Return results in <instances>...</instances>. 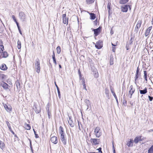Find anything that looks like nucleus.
<instances>
[{
  "mask_svg": "<svg viewBox=\"0 0 153 153\" xmlns=\"http://www.w3.org/2000/svg\"><path fill=\"white\" fill-rule=\"evenodd\" d=\"M35 67L36 72L39 74L40 71V60L38 58H37L35 61Z\"/></svg>",
  "mask_w": 153,
  "mask_h": 153,
  "instance_id": "obj_1",
  "label": "nucleus"
},
{
  "mask_svg": "<svg viewBox=\"0 0 153 153\" xmlns=\"http://www.w3.org/2000/svg\"><path fill=\"white\" fill-rule=\"evenodd\" d=\"M94 134L97 137H100L102 134L100 128L99 126L96 127L94 129Z\"/></svg>",
  "mask_w": 153,
  "mask_h": 153,
  "instance_id": "obj_2",
  "label": "nucleus"
},
{
  "mask_svg": "<svg viewBox=\"0 0 153 153\" xmlns=\"http://www.w3.org/2000/svg\"><path fill=\"white\" fill-rule=\"evenodd\" d=\"M90 142L92 146L99 145L100 143V140L97 138H92L90 139Z\"/></svg>",
  "mask_w": 153,
  "mask_h": 153,
  "instance_id": "obj_3",
  "label": "nucleus"
},
{
  "mask_svg": "<svg viewBox=\"0 0 153 153\" xmlns=\"http://www.w3.org/2000/svg\"><path fill=\"white\" fill-rule=\"evenodd\" d=\"M3 105L6 110L9 113H10L12 110V108L11 106L8 104H4L3 103Z\"/></svg>",
  "mask_w": 153,
  "mask_h": 153,
  "instance_id": "obj_4",
  "label": "nucleus"
},
{
  "mask_svg": "<svg viewBox=\"0 0 153 153\" xmlns=\"http://www.w3.org/2000/svg\"><path fill=\"white\" fill-rule=\"evenodd\" d=\"M103 46V42L101 40H99L95 44V47L97 49H100L102 48Z\"/></svg>",
  "mask_w": 153,
  "mask_h": 153,
  "instance_id": "obj_5",
  "label": "nucleus"
},
{
  "mask_svg": "<svg viewBox=\"0 0 153 153\" xmlns=\"http://www.w3.org/2000/svg\"><path fill=\"white\" fill-rule=\"evenodd\" d=\"M102 27H100L96 29H94L93 30L94 32V34L95 36H98L101 32Z\"/></svg>",
  "mask_w": 153,
  "mask_h": 153,
  "instance_id": "obj_6",
  "label": "nucleus"
},
{
  "mask_svg": "<svg viewBox=\"0 0 153 153\" xmlns=\"http://www.w3.org/2000/svg\"><path fill=\"white\" fill-rule=\"evenodd\" d=\"M63 22L64 24L68 25V18H67L66 14H63L62 15Z\"/></svg>",
  "mask_w": 153,
  "mask_h": 153,
  "instance_id": "obj_7",
  "label": "nucleus"
},
{
  "mask_svg": "<svg viewBox=\"0 0 153 153\" xmlns=\"http://www.w3.org/2000/svg\"><path fill=\"white\" fill-rule=\"evenodd\" d=\"M1 86L5 90H7L9 88V86L8 84L3 81L1 83Z\"/></svg>",
  "mask_w": 153,
  "mask_h": 153,
  "instance_id": "obj_8",
  "label": "nucleus"
},
{
  "mask_svg": "<svg viewBox=\"0 0 153 153\" xmlns=\"http://www.w3.org/2000/svg\"><path fill=\"white\" fill-rule=\"evenodd\" d=\"M1 53V58H6L9 56V53L6 51H3Z\"/></svg>",
  "mask_w": 153,
  "mask_h": 153,
  "instance_id": "obj_9",
  "label": "nucleus"
},
{
  "mask_svg": "<svg viewBox=\"0 0 153 153\" xmlns=\"http://www.w3.org/2000/svg\"><path fill=\"white\" fill-rule=\"evenodd\" d=\"M130 90L129 91V94H130V98H131L132 97V95L134 93L135 89L133 87L132 85H131L130 86Z\"/></svg>",
  "mask_w": 153,
  "mask_h": 153,
  "instance_id": "obj_10",
  "label": "nucleus"
},
{
  "mask_svg": "<svg viewBox=\"0 0 153 153\" xmlns=\"http://www.w3.org/2000/svg\"><path fill=\"white\" fill-rule=\"evenodd\" d=\"M33 107V109L36 113L38 114L40 112L41 109L40 107H37L36 104H34Z\"/></svg>",
  "mask_w": 153,
  "mask_h": 153,
  "instance_id": "obj_11",
  "label": "nucleus"
},
{
  "mask_svg": "<svg viewBox=\"0 0 153 153\" xmlns=\"http://www.w3.org/2000/svg\"><path fill=\"white\" fill-rule=\"evenodd\" d=\"M6 123L10 131L12 133L13 135H14V136L15 137H17V135L16 134H15V133L13 131L11 126L10 124V123L8 121H6Z\"/></svg>",
  "mask_w": 153,
  "mask_h": 153,
  "instance_id": "obj_12",
  "label": "nucleus"
},
{
  "mask_svg": "<svg viewBox=\"0 0 153 153\" xmlns=\"http://www.w3.org/2000/svg\"><path fill=\"white\" fill-rule=\"evenodd\" d=\"M144 140V139L142 138L141 136H139L136 137L134 140V142L137 144L140 141H142Z\"/></svg>",
  "mask_w": 153,
  "mask_h": 153,
  "instance_id": "obj_13",
  "label": "nucleus"
},
{
  "mask_svg": "<svg viewBox=\"0 0 153 153\" xmlns=\"http://www.w3.org/2000/svg\"><path fill=\"white\" fill-rule=\"evenodd\" d=\"M141 73L139 72V68L138 67H137L136 73L135 74V80H137L139 77L140 76Z\"/></svg>",
  "mask_w": 153,
  "mask_h": 153,
  "instance_id": "obj_14",
  "label": "nucleus"
},
{
  "mask_svg": "<svg viewBox=\"0 0 153 153\" xmlns=\"http://www.w3.org/2000/svg\"><path fill=\"white\" fill-rule=\"evenodd\" d=\"M0 69L2 70L5 71L7 70L8 67L5 64L3 63L0 66Z\"/></svg>",
  "mask_w": 153,
  "mask_h": 153,
  "instance_id": "obj_15",
  "label": "nucleus"
},
{
  "mask_svg": "<svg viewBox=\"0 0 153 153\" xmlns=\"http://www.w3.org/2000/svg\"><path fill=\"white\" fill-rule=\"evenodd\" d=\"M12 18L14 20L15 22L16 23V25H17V27L18 28V30L19 31V32L21 34H22V32L21 31V30L20 28V27L19 25V23L17 21L16 18L15 17V16L14 15H13L12 16Z\"/></svg>",
  "mask_w": 153,
  "mask_h": 153,
  "instance_id": "obj_16",
  "label": "nucleus"
},
{
  "mask_svg": "<svg viewBox=\"0 0 153 153\" xmlns=\"http://www.w3.org/2000/svg\"><path fill=\"white\" fill-rule=\"evenodd\" d=\"M51 142L54 144H56L58 142L57 138L56 137H52L51 139Z\"/></svg>",
  "mask_w": 153,
  "mask_h": 153,
  "instance_id": "obj_17",
  "label": "nucleus"
},
{
  "mask_svg": "<svg viewBox=\"0 0 153 153\" xmlns=\"http://www.w3.org/2000/svg\"><path fill=\"white\" fill-rule=\"evenodd\" d=\"M121 8V11L123 12H126L128 11V6L127 5L122 6Z\"/></svg>",
  "mask_w": 153,
  "mask_h": 153,
  "instance_id": "obj_18",
  "label": "nucleus"
},
{
  "mask_svg": "<svg viewBox=\"0 0 153 153\" xmlns=\"http://www.w3.org/2000/svg\"><path fill=\"white\" fill-rule=\"evenodd\" d=\"M152 26H151L146 29L145 33V35L146 36H147L149 34L150 31L152 28Z\"/></svg>",
  "mask_w": 153,
  "mask_h": 153,
  "instance_id": "obj_19",
  "label": "nucleus"
},
{
  "mask_svg": "<svg viewBox=\"0 0 153 153\" xmlns=\"http://www.w3.org/2000/svg\"><path fill=\"white\" fill-rule=\"evenodd\" d=\"M69 117V120H68V123L71 127H73L74 126L75 123L71 117Z\"/></svg>",
  "mask_w": 153,
  "mask_h": 153,
  "instance_id": "obj_20",
  "label": "nucleus"
},
{
  "mask_svg": "<svg viewBox=\"0 0 153 153\" xmlns=\"http://www.w3.org/2000/svg\"><path fill=\"white\" fill-rule=\"evenodd\" d=\"M60 138L61 140L64 144L65 145L66 143V140L65 137V135L60 136Z\"/></svg>",
  "mask_w": 153,
  "mask_h": 153,
  "instance_id": "obj_21",
  "label": "nucleus"
},
{
  "mask_svg": "<svg viewBox=\"0 0 153 153\" xmlns=\"http://www.w3.org/2000/svg\"><path fill=\"white\" fill-rule=\"evenodd\" d=\"M19 16L21 19H25V15L23 12H21L19 13Z\"/></svg>",
  "mask_w": 153,
  "mask_h": 153,
  "instance_id": "obj_22",
  "label": "nucleus"
},
{
  "mask_svg": "<svg viewBox=\"0 0 153 153\" xmlns=\"http://www.w3.org/2000/svg\"><path fill=\"white\" fill-rule=\"evenodd\" d=\"M16 84L17 89H20L21 88V84L19 80L17 79L16 82Z\"/></svg>",
  "mask_w": 153,
  "mask_h": 153,
  "instance_id": "obj_23",
  "label": "nucleus"
},
{
  "mask_svg": "<svg viewBox=\"0 0 153 153\" xmlns=\"http://www.w3.org/2000/svg\"><path fill=\"white\" fill-rule=\"evenodd\" d=\"M59 134H60V136L64 135V129L62 126H60L59 127Z\"/></svg>",
  "mask_w": 153,
  "mask_h": 153,
  "instance_id": "obj_24",
  "label": "nucleus"
},
{
  "mask_svg": "<svg viewBox=\"0 0 153 153\" xmlns=\"http://www.w3.org/2000/svg\"><path fill=\"white\" fill-rule=\"evenodd\" d=\"M24 127L27 130H30L31 129V126L30 125L26 123L24 124Z\"/></svg>",
  "mask_w": 153,
  "mask_h": 153,
  "instance_id": "obj_25",
  "label": "nucleus"
},
{
  "mask_svg": "<svg viewBox=\"0 0 153 153\" xmlns=\"http://www.w3.org/2000/svg\"><path fill=\"white\" fill-rule=\"evenodd\" d=\"M139 91L141 94H144L147 92V88L145 87L143 90H139Z\"/></svg>",
  "mask_w": 153,
  "mask_h": 153,
  "instance_id": "obj_26",
  "label": "nucleus"
},
{
  "mask_svg": "<svg viewBox=\"0 0 153 153\" xmlns=\"http://www.w3.org/2000/svg\"><path fill=\"white\" fill-rule=\"evenodd\" d=\"M134 141L133 139H130V141H129L127 144V145L128 147L132 146L133 145V143Z\"/></svg>",
  "mask_w": 153,
  "mask_h": 153,
  "instance_id": "obj_27",
  "label": "nucleus"
},
{
  "mask_svg": "<svg viewBox=\"0 0 153 153\" xmlns=\"http://www.w3.org/2000/svg\"><path fill=\"white\" fill-rule=\"evenodd\" d=\"M118 41H117L114 44L112 43H111V45H112V46H113V47H112V51L114 52H115V50H116V48L114 47L117 46L118 44Z\"/></svg>",
  "mask_w": 153,
  "mask_h": 153,
  "instance_id": "obj_28",
  "label": "nucleus"
},
{
  "mask_svg": "<svg viewBox=\"0 0 153 153\" xmlns=\"http://www.w3.org/2000/svg\"><path fill=\"white\" fill-rule=\"evenodd\" d=\"M5 146V144L3 141L0 140V148L2 149H3Z\"/></svg>",
  "mask_w": 153,
  "mask_h": 153,
  "instance_id": "obj_29",
  "label": "nucleus"
},
{
  "mask_svg": "<svg viewBox=\"0 0 153 153\" xmlns=\"http://www.w3.org/2000/svg\"><path fill=\"white\" fill-rule=\"evenodd\" d=\"M89 14L90 16V19L92 20H94L96 18V15L94 13H90Z\"/></svg>",
  "mask_w": 153,
  "mask_h": 153,
  "instance_id": "obj_30",
  "label": "nucleus"
},
{
  "mask_svg": "<svg viewBox=\"0 0 153 153\" xmlns=\"http://www.w3.org/2000/svg\"><path fill=\"white\" fill-rule=\"evenodd\" d=\"M129 0H120L119 3L120 4H125L128 2Z\"/></svg>",
  "mask_w": 153,
  "mask_h": 153,
  "instance_id": "obj_31",
  "label": "nucleus"
},
{
  "mask_svg": "<svg viewBox=\"0 0 153 153\" xmlns=\"http://www.w3.org/2000/svg\"><path fill=\"white\" fill-rule=\"evenodd\" d=\"M141 21H138L136 25V28L138 29L139 28H140L141 26Z\"/></svg>",
  "mask_w": 153,
  "mask_h": 153,
  "instance_id": "obj_32",
  "label": "nucleus"
},
{
  "mask_svg": "<svg viewBox=\"0 0 153 153\" xmlns=\"http://www.w3.org/2000/svg\"><path fill=\"white\" fill-rule=\"evenodd\" d=\"M148 153H153V145L149 149Z\"/></svg>",
  "mask_w": 153,
  "mask_h": 153,
  "instance_id": "obj_33",
  "label": "nucleus"
},
{
  "mask_svg": "<svg viewBox=\"0 0 153 153\" xmlns=\"http://www.w3.org/2000/svg\"><path fill=\"white\" fill-rule=\"evenodd\" d=\"M95 0H86V1L87 4H91L94 3Z\"/></svg>",
  "mask_w": 153,
  "mask_h": 153,
  "instance_id": "obj_34",
  "label": "nucleus"
},
{
  "mask_svg": "<svg viewBox=\"0 0 153 153\" xmlns=\"http://www.w3.org/2000/svg\"><path fill=\"white\" fill-rule=\"evenodd\" d=\"M17 47L18 49H20L21 47V43L19 40L17 42Z\"/></svg>",
  "mask_w": 153,
  "mask_h": 153,
  "instance_id": "obj_35",
  "label": "nucleus"
},
{
  "mask_svg": "<svg viewBox=\"0 0 153 153\" xmlns=\"http://www.w3.org/2000/svg\"><path fill=\"white\" fill-rule=\"evenodd\" d=\"M56 52L58 54H59L61 52V47L59 46H58L56 48Z\"/></svg>",
  "mask_w": 153,
  "mask_h": 153,
  "instance_id": "obj_36",
  "label": "nucleus"
},
{
  "mask_svg": "<svg viewBox=\"0 0 153 153\" xmlns=\"http://www.w3.org/2000/svg\"><path fill=\"white\" fill-rule=\"evenodd\" d=\"M4 50V47L2 45H0V53H1V52H3Z\"/></svg>",
  "mask_w": 153,
  "mask_h": 153,
  "instance_id": "obj_37",
  "label": "nucleus"
},
{
  "mask_svg": "<svg viewBox=\"0 0 153 153\" xmlns=\"http://www.w3.org/2000/svg\"><path fill=\"white\" fill-rule=\"evenodd\" d=\"M144 79L146 81H147V72L146 71H144Z\"/></svg>",
  "mask_w": 153,
  "mask_h": 153,
  "instance_id": "obj_38",
  "label": "nucleus"
},
{
  "mask_svg": "<svg viewBox=\"0 0 153 153\" xmlns=\"http://www.w3.org/2000/svg\"><path fill=\"white\" fill-rule=\"evenodd\" d=\"M82 84L83 86V88L84 89H86V86L85 83V80L84 79L82 80Z\"/></svg>",
  "mask_w": 153,
  "mask_h": 153,
  "instance_id": "obj_39",
  "label": "nucleus"
},
{
  "mask_svg": "<svg viewBox=\"0 0 153 153\" xmlns=\"http://www.w3.org/2000/svg\"><path fill=\"white\" fill-rule=\"evenodd\" d=\"M94 76L95 78H97L99 76V74L98 72L97 71L94 74Z\"/></svg>",
  "mask_w": 153,
  "mask_h": 153,
  "instance_id": "obj_40",
  "label": "nucleus"
},
{
  "mask_svg": "<svg viewBox=\"0 0 153 153\" xmlns=\"http://www.w3.org/2000/svg\"><path fill=\"white\" fill-rule=\"evenodd\" d=\"M110 90H111V91L112 93L113 94V95L114 94H115V92L114 91V88H112L111 87H110Z\"/></svg>",
  "mask_w": 153,
  "mask_h": 153,
  "instance_id": "obj_41",
  "label": "nucleus"
},
{
  "mask_svg": "<svg viewBox=\"0 0 153 153\" xmlns=\"http://www.w3.org/2000/svg\"><path fill=\"white\" fill-rule=\"evenodd\" d=\"M35 135V137L36 138H38L39 137V136L38 134L36 133V131L33 129Z\"/></svg>",
  "mask_w": 153,
  "mask_h": 153,
  "instance_id": "obj_42",
  "label": "nucleus"
},
{
  "mask_svg": "<svg viewBox=\"0 0 153 153\" xmlns=\"http://www.w3.org/2000/svg\"><path fill=\"white\" fill-rule=\"evenodd\" d=\"M111 3H108V5H107V7L108 8V9H109V10L110 9V8H111Z\"/></svg>",
  "mask_w": 153,
  "mask_h": 153,
  "instance_id": "obj_43",
  "label": "nucleus"
},
{
  "mask_svg": "<svg viewBox=\"0 0 153 153\" xmlns=\"http://www.w3.org/2000/svg\"><path fill=\"white\" fill-rule=\"evenodd\" d=\"M114 64V62L113 59H110V64L111 65H113Z\"/></svg>",
  "mask_w": 153,
  "mask_h": 153,
  "instance_id": "obj_44",
  "label": "nucleus"
},
{
  "mask_svg": "<svg viewBox=\"0 0 153 153\" xmlns=\"http://www.w3.org/2000/svg\"><path fill=\"white\" fill-rule=\"evenodd\" d=\"M148 97L149 98V100L150 101H152L153 99V97H151L150 96H148Z\"/></svg>",
  "mask_w": 153,
  "mask_h": 153,
  "instance_id": "obj_45",
  "label": "nucleus"
},
{
  "mask_svg": "<svg viewBox=\"0 0 153 153\" xmlns=\"http://www.w3.org/2000/svg\"><path fill=\"white\" fill-rule=\"evenodd\" d=\"M4 31V29L2 26H0V33Z\"/></svg>",
  "mask_w": 153,
  "mask_h": 153,
  "instance_id": "obj_46",
  "label": "nucleus"
},
{
  "mask_svg": "<svg viewBox=\"0 0 153 153\" xmlns=\"http://www.w3.org/2000/svg\"><path fill=\"white\" fill-rule=\"evenodd\" d=\"M97 150L99 151V152H100L101 153H102V152L101 150L102 149L101 147H100L99 148L97 149Z\"/></svg>",
  "mask_w": 153,
  "mask_h": 153,
  "instance_id": "obj_47",
  "label": "nucleus"
},
{
  "mask_svg": "<svg viewBox=\"0 0 153 153\" xmlns=\"http://www.w3.org/2000/svg\"><path fill=\"white\" fill-rule=\"evenodd\" d=\"M0 76L2 79H4L6 76L4 74H1Z\"/></svg>",
  "mask_w": 153,
  "mask_h": 153,
  "instance_id": "obj_48",
  "label": "nucleus"
},
{
  "mask_svg": "<svg viewBox=\"0 0 153 153\" xmlns=\"http://www.w3.org/2000/svg\"><path fill=\"white\" fill-rule=\"evenodd\" d=\"M53 62L55 64V65H56L57 64V63H56V60L55 58H53Z\"/></svg>",
  "mask_w": 153,
  "mask_h": 153,
  "instance_id": "obj_49",
  "label": "nucleus"
},
{
  "mask_svg": "<svg viewBox=\"0 0 153 153\" xmlns=\"http://www.w3.org/2000/svg\"><path fill=\"white\" fill-rule=\"evenodd\" d=\"M126 48L127 50H128L129 48V45H126Z\"/></svg>",
  "mask_w": 153,
  "mask_h": 153,
  "instance_id": "obj_50",
  "label": "nucleus"
},
{
  "mask_svg": "<svg viewBox=\"0 0 153 153\" xmlns=\"http://www.w3.org/2000/svg\"><path fill=\"white\" fill-rule=\"evenodd\" d=\"M52 58H55V53H54V51H53V55L52 56Z\"/></svg>",
  "mask_w": 153,
  "mask_h": 153,
  "instance_id": "obj_51",
  "label": "nucleus"
},
{
  "mask_svg": "<svg viewBox=\"0 0 153 153\" xmlns=\"http://www.w3.org/2000/svg\"><path fill=\"white\" fill-rule=\"evenodd\" d=\"M94 23L96 25H97V19L94 21Z\"/></svg>",
  "mask_w": 153,
  "mask_h": 153,
  "instance_id": "obj_52",
  "label": "nucleus"
},
{
  "mask_svg": "<svg viewBox=\"0 0 153 153\" xmlns=\"http://www.w3.org/2000/svg\"><path fill=\"white\" fill-rule=\"evenodd\" d=\"M58 96L59 97V98H60L61 97V95H60V91H58Z\"/></svg>",
  "mask_w": 153,
  "mask_h": 153,
  "instance_id": "obj_53",
  "label": "nucleus"
},
{
  "mask_svg": "<svg viewBox=\"0 0 153 153\" xmlns=\"http://www.w3.org/2000/svg\"><path fill=\"white\" fill-rule=\"evenodd\" d=\"M127 6H128V7H129V10H131V5H127Z\"/></svg>",
  "mask_w": 153,
  "mask_h": 153,
  "instance_id": "obj_54",
  "label": "nucleus"
},
{
  "mask_svg": "<svg viewBox=\"0 0 153 153\" xmlns=\"http://www.w3.org/2000/svg\"><path fill=\"white\" fill-rule=\"evenodd\" d=\"M113 95L115 97V99L116 100H117V96H116V94H114Z\"/></svg>",
  "mask_w": 153,
  "mask_h": 153,
  "instance_id": "obj_55",
  "label": "nucleus"
},
{
  "mask_svg": "<svg viewBox=\"0 0 153 153\" xmlns=\"http://www.w3.org/2000/svg\"><path fill=\"white\" fill-rule=\"evenodd\" d=\"M78 72H79V76L80 77H81V75L80 71L79 70L78 71Z\"/></svg>",
  "mask_w": 153,
  "mask_h": 153,
  "instance_id": "obj_56",
  "label": "nucleus"
},
{
  "mask_svg": "<svg viewBox=\"0 0 153 153\" xmlns=\"http://www.w3.org/2000/svg\"><path fill=\"white\" fill-rule=\"evenodd\" d=\"M48 118H51V115H50L49 114V111H48Z\"/></svg>",
  "mask_w": 153,
  "mask_h": 153,
  "instance_id": "obj_57",
  "label": "nucleus"
},
{
  "mask_svg": "<svg viewBox=\"0 0 153 153\" xmlns=\"http://www.w3.org/2000/svg\"><path fill=\"white\" fill-rule=\"evenodd\" d=\"M57 88V91H60L59 90V88L58 86H57V88Z\"/></svg>",
  "mask_w": 153,
  "mask_h": 153,
  "instance_id": "obj_58",
  "label": "nucleus"
},
{
  "mask_svg": "<svg viewBox=\"0 0 153 153\" xmlns=\"http://www.w3.org/2000/svg\"><path fill=\"white\" fill-rule=\"evenodd\" d=\"M152 24L153 25V19H152V20L151 21Z\"/></svg>",
  "mask_w": 153,
  "mask_h": 153,
  "instance_id": "obj_59",
  "label": "nucleus"
},
{
  "mask_svg": "<svg viewBox=\"0 0 153 153\" xmlns=\"http://www.w3.org/2000/svg\"><path fill=\"white\" fill-rule=\"evenodd\" d=\"M59 68H62L61 66L60 65H59Z\"/></svg>",
  "mask_w": 153,
  "mask_h": 153,
  "instance_id": "obj_60",
  "label": "nucleus"
},
{
  "mask_svg": "<svg viewBox=\"0 0 153 153\" xmlns=\"http://www.w3.org/2000/svg\"><path fill=\"white\" fill-rule=\"evenodd\" d=\"M88 153H97V152H89Z\"/></svg>",
  "mask_w": 153,
  "mask_h": 153,
  "instance_id": "obj_61",
  "label": "nucleus"
},
{
  "mask_svg": "<svg viewBox=\"0 0 153 153\" xmlns=\"http://www.w3.org/2000/svg\"><path fill=\"white\" fill-rule=\"evenodd\" d=\"M10 82V83H9V84H10V85H12V83H11V82Z\"/></svg>",
  "mask_w": 153,
  "mask_h": 153,
  "instance_id": "obj_62",
  "label": "nucleus"
},
{
  "mask_svg": "<svg viewBox=\"0 0 153 153\" xmlns=\"http://www.w3.org/2000/svg\"><path fill=\"white\" fill-rule=\"evenodd\" d=\"M113 148L114 149V145L113 143Z\"/></svg>",
  "mask_w": 153,
  "mask_h": 153,
  "instance_id": "obj_63",
  "label": "nucleus"
},
{
  "mask_svg": "<svg viewBox=\"0 0 153 153\" xmlns=\"http://www.w3.org/2000/svg\"><path fill=\"white\" fill-rule=\"evenodd\" d=\"M56 85V87L57 88V86H58L56 84V85Z\"/></svg>",
  "mask_w": 153,
  "mask_h": 153,
  "instance_id": "obj_64",
  "label": "nucleus"
}]
</instances>
